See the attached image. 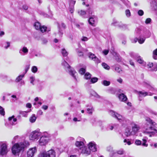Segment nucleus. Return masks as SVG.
I'll return each mask as SVG.
<instances>
[{
	"label": "nucleus",
	"mask_w": 157,
	"mask_h": 157,
	"mask_svg": "<svg viewBox=\"0 0 157 157\" xmlns=\"http://www.w3.org/2000/svg\"><path fill=\"white\" fill-rule=\"evenodd\" d=\"M29 144L28 141H25L23 142L15 144L12 148L13 154L14 155H19L20 152L23 150L25 147L29 146Z\"/></svg>",
	"instance_id": "obj_1"
},
{
	"label": "nucleus",
	"mask_w": 157,
	"mask_h": 157,
	"mask_svg": "<svg viewBox=\"0 0 157 157\" xmlns=\"http://www.w3.org/2000/svg\"><path fill=\"white\" fill-rule=\"evenodd\" d=\"M62 65L64 67L66 70L68 72L69 74L71 75L75 80H77L76 76L77 74L76 71L72 68L68 64L65 60H63L62 63Z\"/></svg>",
	"instance_id": "obj_2"
},
{
	"label": "nucleus",
	"mask_w": 157,
	"mask_h": 157,
	"mask_svg": "<svg viewBox=\"0 0 157 157\" xmlns=\"http://www.w3.org/2000/svg\"><path fill=\"white\" fill-rule=\"evenodd\" d=\"M56 152L52 149L50 150L47 152H43L40 153L39 157H55Z\"/></svg>",
	"instance_id": "obj_3"
},
{
	"label": "nucleus",
	"mask_w": 157,
	"mask_h": 157,
	"mask_svg": "<svg viewBox=\"0 0 157 157\" xmlns=\"http://www.w3.org/2000/svg\"><path fill=\"white\" fill-rule=\"evenodd\" d=\"M41 135L42 133L41 132L38 130H35L31 133L29 136V138L31 140H34L38 139Z\"/></svg>",
	"instance_id": "obj_4"
},
{
	"label": "nucleus",
	"mask_w": 157,
	"mask_h": 157,
	"mask_svg": "<svg viewBox=\"0 0 157 157\" xmlns=\"http://www.w3.org/2000/svg\"><path fill=\"white\" fill-rule=\"evenodd\" d=\"M8 151L7 145L6 143H3L1 146L0 154L3 155L7 154Z\"/></svg>",
	"instance_id": "obj_5"
},
{
	"label": "nucleus",
	"mask_w": 157,
	"mask_h": 157,
	"mask_svg": "<svg viewBox=\"0 0 157 157\" xmlns=\"http://www.w3.org/2000/svg\"><path fill=\"white\" fill-rule=\"evenodd\" d=\"M48 137L47 136H42L39 140V144L41 145H44L47 144L48 142Z\"/></svg>",
	"instance_id": "obj_6"
},
{
	"label": "nucleus",
	"mask_w": 157,
	"mask_h": 157,
	"mask_svg": "<svg viewBox=\"0 0 157 157\" xmlns=\"http://www.w3.org/2000/svg\"><path fill=\"white\" fill-rule=\"evenodd\" d=\"M37 150L36 147L30 148L27 152V155L28 157H32L34 155V154L36 152Z\"/></svg>",
	"instance_id": "obj_7"
},
{
	"label": "nucleus",
	"mask_w": 157,
	"mask_h": 157,
	"mask_svg": "<svg viewBox=\"0 0 157 157\" xmlns=\"http://www.w3.org/2000/svg\"><path fill=\"white\" fill-rule=\"evenodd\" d=\"M145 132L149 134L151 133L152 135L155 134V133L157 134V129L152 127H150L149 129H146Z\"/></svg>",
	"instance_id": "obj_8"
},
{
	"label": "nucleus",
	"mask_w": 157,
	"mask_h": 157,
	"mask_svg": "<svg viewBox=\"0 0 157 157\" xmlns=\"http://www.w3.org/2000/svg\"><path fill=\"white\" fill-rule=\"evenodd\" d=\"M88 147L90 151L95 152L97 151L96 145L94 142H90L88 144Z\"/></svg>",
	"instance_id": "obj_9"
},
{
	"label": "nucleus",
	"mask_w": 157,
	"mask_h": 157,
	"mask_svg": "<svg viewBox=\"0 0 157 157\" xmlns=\"http://www.w3.org/2000/svg\"><path fill=\"white\" fill-rule=\"evenodd\" d=\"M111 114L113 117L117 119L118 120L122 121L123 119V117L122 116L118 114L117 113L114 112L113 111H111L110 112Z\"/></svg>",
	"instance_id": "obj_10"
},
{
	"label": "nucleus",
	"mask_w": 157,
	"mask_h": 157,
	"mask_svg": "<svg viewBox=\"0 0 157 157\" xmlns=\"http://www.w3.org/2000/svg\"><path fill=\"white\" fill-rule=\"evenodd\" d=\"M81 150V152L82 153L85 154L86 155H88L90 154V151L89 148H87L84 147Z\"/></svg>",
	"instance_id": "obj_11"
},
{
	"label": "nucleus",
	"mask_w": 157,
	"mask_h": 157,
	"mask_svg": "<svg viewBox=\"0 0 157 157\" xmlns=\"http://www.w3.org/2000/svg\"><path fill=\"white\" fill-rule=\"evenodd\" d=\"M75 145L80 150L84 147V144L82 141H77L75 144Z\"/></svg>",
	"instance_id": "obj_12"
},
{
	"label": "nucleus",
	"mask_w": 157,
	"mask_h": 157,
	"mask_svg": "<svg viewBox=\"0 0 157 157\" xmlns=\"http://www.w3.org/2000/svg\"><path fill=\"white\" fill-rule=\"evenodd\" d=\"M118 98L120 100L122 101L125 102L127 99V97L123 93L120 94Z\"/></svg>",
	"instance_id": "obj_13"
},
{
	"label": "nucleus",
	"mask_w": 157,
	"mask_h": 157,
	"mask_svg": "<svg viewBox=\"0 0 157 157\" xmlns=\"http://www.w3.org/2000/svg\"><path fill=\"white\" fill-rule=\"evenodd\" d=\"M117 23V22L116 21H114L112 23V24L114 25H117L121 28L123 29H125L127 28V25H125L121 23H119L118 24H116Z\"/></svg>",
	"instance_id": "obj_14"
},
{
	"label": "nucleus",
	"mask_w": 157,
	"mask_h": 157,
	"mask_svg": "<svg viewBox=\"0 0 157 157\" xmlns=\"http://www.w3.org/2000/svg\"><path fill=\"white\" fill-rule=\"evenodd\" d=\"M19 53L22 55L26 54L28 52V49L25 47H24L21 49L19 50Z\"/></svg>",
	"instance_id": "obj_15"
},
{
	"label": "nucleus",
	"mask_w": 157,
	"mask_h": 157,
	"mask_svg": "<svg viewBox=\"0 0 157 157\" xmlns=\"http://www.w3.org/2000/svg\"><path fill=\"white\" fill-rule=\"evenodd\" d=\"M14 117V116H12V117H9L8 118V120L10 121V123L12 125H15L16 124V122L17 121V119Z\"/></svg>",
	"instance_id": "obj_16"
},
{
	"label": "nucleus",
	"mask_w": 157,
	"mask_h": 157,
	"mask_svg": "<svg viewBox=\"0 0 157 157\" xmlns=\"http://www.w3.org/2000/svg\"><path fill=\"white\" fill-rule=\"evenodd\" d=\"M143 33L142 35L144 36L146 38L149 37L151 35V33L150 31L146 29H144L143 30Z\"/></svg>",
	"instance_id": "obj_17"
},
{
	"label": "nucleus",
	"mask_w": 157,
	"mask_h": 157,
	"mask_svg": "<svg viewBox=\"0 0 157 157\" xmlns=\"http://www.w3.org/2000/svg\"><path fill=\"white\" fill-rule=\"evenodd\" d=\"M140 127L139 126L136 124H134L132 127V132L133 133V134H135L137 132L139 129Z\"/></svg>",
	"instance_id": "obj_18"
},
{
	"label": "nucleus",
	"mask_w": 157,
	"mask_h": 157,
	"mask_svg": "<svg viewBox=\"0 0 157 157\" xmlns=\"http://www.w3.org/2000/svg\"><path fill=\"white\" fill-rule=\"evenodd\" d=\"M55 36L57 38H61L63 34V32L62 29H58V32L55 33Z\"/></svg>",
	"instance_id": "obj_19"
},
{
	"label": "nucleus",
	"mask_w": 157,
	"mask_h": 157,
	"mask_svg": "<svg viewBox=\"0 0 157 157\" xmlns=\"http://www.w3.org/2000/svg\"><path fill=\"white\" fill-rule=\"evenodd\" d=\"M143 30L141 28H137L135 30V33L136 35L138 36L140 35H142Z\"/></svg>",
	"instance_id": "obj_20"
},
{
	"label": "nucleus",
	"mask_w": 157,
	"mask_h": 157,
	"mask_svg": "<svg viewBox=\"0 0 157 157\" xmlns=\"http://www.w3.org/2000/svg\"><path fill=\"white\" fill-rule=\"evenodd\" d=\"M57 27L58 29H65L66 28L65 24L63 23H58Z\"/></svg>",
	"instance_id": "obj_21"
},
{
	"label": "nucleus",
	"mask_w": 157,
	"mask_h": 157,
	"mask_svg": "<svg viewBox=\"0 0 157 157\" xmlns=\"http://www.w3.org/2000/svg\"><path fill=\"white\" fill-rule=\"evenodd\" d=\"M131 130L129 128H127L126 129L125 132V135L127 137L128 136L131 135L133 134V133L132 132H131Z\"/></svg>",
	"instance_id": "obj_22"
},
{
	"label": "nucleus",
	"mask_w": 157,
	"mask_h": 157,
	"mask_svg": "<svg viewBox=\"0 0 157 157\" xmlns=\"http://www.w3.org/2000/svg\"><path fill=\"white\" fill-rule=\"evenodd\" d=\"M130 56L132 58L136 59V58H140V57L137 54L133 52H130L129 53Z\"/></svg>",
	"instance_id": "obj_23"
},
{
	"label": "nucleus",
	"mask_w": 157,
	"mask_h": 157,
	"mask_svg": "<svg viewBox=\"0 0 157 157\" xmlns=\"http://www.w3.org/2000/svg\"><path fill=\"white\" fill-rule=\"evenodd\" d=\"M36 119V117L34 114H33L29 118V121L31 123L34 122Z\"/></svg>",
	"instance_id": "obj_24"
},
{
	"label": "nucleus",
	"mask_w": 157,
	"mask_h": 157,
	"mask_svg": "<svg viewBox=\"0 0 157 157\" xmlns=\"http://www.w3.org/2000/svg\"><path fill=\"white\" fill-rule=\"evenodd\" d=\"M113 55L114 56L116 55L115 56L116 60L118 62H120L121 61V57L116 52H114L113 53Z\"/></svg>",
	"instance_id": "obj_25"
},
{
	"label": "nucleus",
	"mask_w": 157,
	"mask_h": 157,
	"mask_svg": "<svg viewBox=\"0 0 157 157\" xmlns=\"http://www.w3.org/2000/svg\"><path fill=\"white\" fill-rule=\"evenodd\" d=\"M34 26L37 30H40L41 27L40 23L39 22H36L34 24Z\"/></svg>",
	"instance_id": "obj_26"
},
{
	"label": "nucleus",
	"mask_w": 157,
	"mask_h": 157,
	"mask_svg": "<svg viewBox=\"0 0 157 157\" xmlns=\"http://www.w3.org/2000/svg\"><path fill=\"white\" fill-rule=\"evenodd\" d=\"M138 93L139 94V97L141 96V95H142L144 97H145L147 95V92L144 91H139Z\"/></svg>",
	"instance_id": "obj_27"
},
{
	"label": "nucleus",
	"mask_w": 157,
	"mask_h": 157,
	"mask_svg": "<svg viewBox=\"0 0 157 157\" xmlns=\"http://www.w3.org/2000/svg\"><path fill=\"white\" fill-rule=\"evenodd\" d=\"M31 111V109H30L28 111H20V113L24 117H26L27 116V113Z\"/></svg>",
	"instance_id": "obj_28"
},
{
	"label": "nucleus",
	"mask_w": 157,
	"mask_h": 157,
	"mask_svg": "<svg viewBox=\"0 0 157 157\" xmlns=\"http://www.w3.org/2000/svg\"><path fill=\"white\" fill-rule=\"evenodd\" d=\"M91 94L92 96H94L97 98H100V96L98 95L96 92L94 91H92L91 92Z\"/></svg>",
	"instance_id": "obj_29"
},
{
	"label": "nucleus",
	"mask_w": 157,
	"mask_h": 157,
	"mask_svg": "<svg viewBox=\"0 0 157 157\" xmlns=\"http://www.w3.org/2000/svg\"><path fill=\"white\" fill-rule=\"evenodd\" d=\"M8 77L6 75H0V80L3 82H5L7 79Z\"/></svg>",
	"instance_id": "obj_30"
},
{
	"label": "nucleus",
	"mask_w": 157,
	"mask_h": 157,
	"mask_svg": "<svg viewBox=\"0 0 157 157\" xmlns=\"http://www.w3.org/2000/svg\"><path fill=\"white\" fill-rule=\"evenodd\" d=\"M25 74H24L23 75H21L18 76L16 78V81L17 82H19L21 80L22 78L24 77Z\"/></svg>",
	"instance_id": "obj_31"
},
{
	"label": "nucleus",
	"mask_w": 157,
	"mask_h": 157,
	"mask_svg": "<svg viewBox=\"0 0 157 157\" xmlns=\"http://www.w3.org/2000/svg\"><path fill=\"white\" fill-rule=\"evenodd\" d=\"M89 57L91 59L93 60L96 57V56L94 54L90 52L89 53Z\"/></svg>",
	"instance_id": "obj_32"
},
{
	"label": "nucleus",
	"mask_w": 157,
	"mask_h": 157,
	"mask_svg": "<svg viewBox=\"0 0 157 157\" xmlns=\"http://www.w3.org/2000/svg\"><path fill=\"white\" fill-rule=\"evenodd\" d=\"M89 22L90 24L94 26V20L93 17H91L90 18L89 20Z\"/></svg>",
	"instance_id": "obj_33"
},
{
	"label": "nucleus",
	"mask_w": 157,
	"mask_h": 157,
	"mask_svg": "<svg viewBox=\"0 0 157 157\" xmlns=\"http://www.w3.org/2000/svg\"><path fill=\"white\" fill-rule=\"evenodd\" d=\"M91 76V74L88 73L87 72L84 75V78L86 79H90Z\"/></svg>",
	"instance_id": "obj_34"
},
{
	"label": "nucleus",
	"mask_w": 157,
	"mask_h": 157,
	"mask_svg": "<svg viewBox=\"0 0 157 157\" xmlns=\"http://www.w3.org/2000/svg\"><path fill=\"white\" fill-rule=\"evenodd\" d=\"M78 13L79 15L83 16V17H85L84 15L86 14V12L85 11L83 10H81L78 11Z\"/></svg>",
	"instance_id": "obj_35"
},
{
	"label": "nucleus",
	"mask_w": 157,
	"mask_h": 157,
	"mask_svg": "<svg viewBox=\"0 0 157 157\" xmlns=\"http://www.w3.org/2000/svg\"><path fill=\"white\" fill-rule=\"evenodd\" d=\"M102 83L105 86H109L110 84V82L109 81L104 80L102 82Z\"/></svg>",
	"instance_id": "obj_36"
},
{
	"label": "nucleus",
	"mask_w": 157,
	"mask_h": 157,
	"mask_svg": "<svg viewBox=\"0 0 157 157\" xmlns=\"http://www.w3.org/2000/svg\"><path fill=\"white\" fill-rule=\"evenodd\" d=\"M61 53L63 56H66L68 55L67 52L66 50L64 48L62 49L61 51Z\"/></svg>",
	"instance_id": "obj_37"
},
{
	"label": "nucleus",
	"mask_w": 157,
	"mask_h": 157,
	"mask_svg": "<svg viewBox=\"0 0 157 157\" xmlns=\"http://www.w3.org/2000/svg\"><path fill=\"white\" fill-rule=\"evenodd\" d=\"M79 72L81 75H84L86 72V68H81L79 70Z\"/></svg>",
	"instance_id": "obj_38"
},
{
	"label": "nucleus",
	"mask_w": 157,
	"mask_h": 157,
	"mask_svg": "<svg viewBox=\"0 0 157 157\" xmlns=\"http://www.w3.org/2000/svg\"><path fill=\"white\" fill-rule=\"evenodd\" d=\"M47 27L43 25L42 26H41L40 30L41 32L44 33L47 31Z\"/></svg>",
	"instance_id": "obj_39"
},
{
	"label": "nucleus",
	"mask_w": 157,
	"mask_h": 157,
	"mask_svg": "<svg viewBox=\"0 0 157 157\" xmlns=\"http://www.w3.org/2000/svg\"><path fill=\"white\" fill-rule=\"evenodd\" d=\"M38 70L37 67L36 66H33L31 68L32 71L33 73H36Z\"/></svg>",
	"instance_id": "obj_40"
},
{
	"label": "nucleus",
	"mask_w": 157,
	"mask_h": 157,
	"mask_svg": "<svg viewBox=\"0 0 157 157\" xmlns=\"http://www.w3.org/2000/svg\"><path fill=\"white\" fill-rule=\"evenodd\" d=\"M102 66L103 67L107 70H109L110 69V67L109 66L107 65L105 63H103L102 64Z\"/></svg>",
	"instance_id": "obj_41"
},
{
	"label": "nucleus",
	"mask_w": 157,
	"mask_h": 157,
	"mask_svg": "<svg viewBox=\"0 0 157 157\" xmlns=\"http://www.w3.org/2000/svg\"><path fill=\"white\" fill-rule=\"evenodd\" d=\"M98 79L96 77H94L92 78L90 80V82L91 83H94L97 82Z\"/></svg>",
	"instance_id": "obj_42"
},
{
	"label": "nucleus",
	"mask_w": 157,
	"mask_h": 157,
	"mask_svg": "<svg viewBox=\"0 0 157 157\" xmlns=\"http://www.w3.org/2000/svg\"><path fill=\"white\" fill-rule=\"evenodd\" d=\"M94 61L96 64H98V63H101V60L98 58L96 56L95 58L93 60Z\"/></svg>",
	"instance_id": "obj_43"
},
{
	"label": "nucleus",
	"mask_w": 157,
	"mask_h": 157,
	"mask_svg": "<svg viewBox=\"0 0 157 157\" xmlns=\"http://www.w3.org/2000/svg\"><path fill=\"white\" fill-rule=\"evenodd\" d=\"M145 38H141V37H140V38L138 39V42L140 44H143L144 42L145 39Z\"/></svg>",
	"instance_id": "obj_44"
},
{
	"label": "nucleus",
	"mask_w": 157,
	"mask_h": 157,
	"mask_svg": "<svg viewBox=\"0 0 157 157\" xmlns=\"http://www.w3.org/2000/svg\"><path fill=\"white\" fill-rule=\"evenodd\" d=\"M5 114L4 109L0 106V114L2 115H4Z\"/></svg>",
	"instance_id": "obj_45"
},
{
	"label": "nucleus",
	"mask_w": 157,
	"mask_h": 157,
	"mask_svg": "<svg viewBox=\"0 0 157 157\" xmlns=\"http://www.w3.org/2000/svg\"><path fill=\"white\" fill-rule=\"evenodd\" d=\"M30 66V64H29L26 65L25 69V72L24 73V74H25L27 72L28 70L29 69Z\"/></svg>",
	"instance_id": "obj_46"
},
{
	"label": "nucleus",
	"mask_w": 157,
	"mask_h": 157,
	"mask_svg": "<svg viewBox=\"0 0 157 157\" xmlns=\"http://www.w3.org/2000/svg\"><path fill=\"white\" fill-rule=\"evenodd\" d=\"M147 87L152 91H154L155 90V89L150 85H147Z\"/></svg>",
	"instance_id": "obj_47"
},
{
	"label": "nucleus",
	"mask_w": 157,
	"mask_h": 157,
	"mask_svg": "<svg viewBox=\"0 0 157 157\" xmlns=\"http://www.w3.org/2000/svg\"><path fill=\"white\" fill-rule=\"evenodd\" d=\"M87 13H88V15L90 16L92 14V11L91 8L89 7L88 9L86 10Z\"/></svg>",
	"instance_id": "obj_48"
},
{
	"label": "nucleus",
	"mask_w": 157,
	"mask_h": 157,
	"mask_svg": "<svg viewBox=\"0 0 157 157\" xmlns=\"http://www.w3.org/2000/svg\"><path fill=\"white\" fill-rule=\"evenodd\" d=\"M115 71L119 73H121L122 70L121 69L118 67H116L115 69Z\"/></svg>",
	"instance_id": "obj_49"
},
{
	"label": "nucleus",
	"mask_w": 157,
	"mask_h": 157,
	"mask_svg": "<svg viewBox=\"0 0 157 157\" xmlns=\"http://www.w3.org/2000/svg\"><path fill=\"white\" fill-rule=\"evenodd\" d=\"M30 83L32 84L33 85H34V83L33 82L35 80V78L34 77L31 76L30 77Z\"/></svg>",
	"instance_id": "obj_50"
},
{
	"label": "nucleus",
	"mask_w": 157,
	"mask_h": 157,
	"mask_svg": "<svg viewBox=\"0 0 157 157\" xmlns=\"http://www.w3.org/2000/svg\"><path fill=\"white\" fill-rule=\"evenodd\" d=\"M124 142L126 143L128 145H130L131 144V143L129 139H124Z\"/></svg>",
	"instance_id": "obj_51"
},
{
	"label": "nucleus",
	"mask_w": 157,
	"mask_h": 157,
	"mask_svg": "<svg viewBox=\"0 0 157 157\" xmlns=\"http://www.w3.org/2000/svg\"><path fill=\"white\" fill-rule=\"evenodd\" d=\"M19 138V136H15L13 140L12 141V143L13 144L14 143L15 141L17 140Z\"/></svg>",
	"instance_id": "obj_52"
},
{
	"label": "nucleus",
	"mask_w": 157,
	"mask_h": 157,
	"mask_svg": "<svg viewBox=\"0 0 157 157\" xmlns=\"http://www.w3.org/2000/svg\"><path fill=\"white\" fill-rule=\"evenodd\" d=\"M6 44L7 45H6L4 47V48L7 49L9 48L10 46V43L9 42H7L6 43Z\"/></svg>",
	"instance_id": "obj_53"
},
{
	"label": "nucleus",
	"mask_w": 157,
	"mask_h": 157,
	"mask_svg": "<svg viewBox=\"0 0 157 157\" xmlns=\"http://www.w3.org/2000/svg\"><path fill=\"white\" fill-rule=\"evenodd\" d=\"M118 154L119 155H122L124 153V151L123 150L121 149L118 151L117 152Z\"/></svg>",
	"instance_id": "obj_54"
},
{
	"label": "nucleus",
	"mask_w": 157,
	"mask_h": 157,
	"mask_svg": "<svg viewBox=\"0 0 157 157\" xmlns=\"http://www.w3.org/2000/svg\"><path fill=\"white\" fill-rule=\"evenodd\" d=\"M143 140L144 141V142L142 143V145L146 147H147V144H146V143L147 142L146 140L145 139H143Z\"/></svg>",
	"instance_id": "obj_55"
},
{
	"label": "nucleus",
	"mask_w": 157,
	"mask_h": 157,
	"mask_svg": "<svg viewBox=\"0 0 157 157\" xmlns=\"http://www.w3.org/2000/svg\"><path fill=\"white\" fill-rule=\"evenodd\" d=\"M127 17H129L130 16V12L128 10H127L125 11Z\"/></svg>",
	"instance_id": "obj_56"
},
{
	"label": "nucleus",
	"mask_w": 157,
	"mask_h": 157,
	"mask_svg": "<svg viewBox=\"0 0 157 157\" xmlns=\"http://www.w3.org/2000/svg\"><path fill=\"white\" fill-rule=\"evenodd\" d=\"M144 12L142 10H140L138 11V13L140 16H142L144 14Z\"/></svg>",
	"instance_id": "obj_57"
},
{
	"label": "nucleus",
	"mask_w": 157,
	"mask_h": 157,
	"mask_svg": "<svg viewBox=\"0 0 157 157\" xmlns=\"http://www.w3.org/2000/svg\"><path fill=\"white\" fill-rule=\"evenodd\" d=\"M153 68L152 69L151 71H156L157 70V65L154 64L153 66Z\"/></svg>",
	"instance_id": "obj_58"
},
{
	"label": "nucleus",
	"mask_w": 157,
	"mask_h": 157,
	"mask_svg": "<svg viewBox=\"0 0 157 157\" xmlns=\"http://www.w3.org/2000/svg\"><path fill=\"white\" fill-rule=\"evenodd\" d=\"M151 21V19L150 18H147L145 21L146 24H148Z\"/></svg>",
	"instance_id": "obj_59"
},
{
	"label": "nucleus",
	"mask_w": 157,
	"mask_h": 157,
	"mask_svg": "<svg viewBox=\"0 0 157 157\" xmlns=\"http://www.w3.org/2000/svg\"><path fill=\"white\" fill-rule=\"evenodd\" d=\"M135 144L137 145H140L141 144V141L139 140H136L135 141Z\"/></svg>",
	"instance_id": "obj_60"
},
{
	"label": "nucleus",
	"mask_w": 157,
	"mask_h": 157,
	"mask_svg": "<svg viewBox=\"0 0 157 157\" xmlns=\"http://www.w3.org/2000/svg\"><path fill=\"white\" fill-rule=\"evenodd\" d=\"M87 113L89 114H92V109H90L88 108L87 109Z\"/></svg>",
	"instance_id": "obj_61"
},
{
	"label": "nucleus",
	"mask_w": 157,
	"mask_h": 157,
	"mask_svg": "<svg viewBox=\"0 0 157 157\" xmlns=\"http://www.w3.org/2000/svg\"><path fill=\"white\" fill-rule=\"evenodd\" d=\"M150 123L152 125H154L156 124V123L153 121L151 120L150 119H148Z\"/></svg>",
	"instance_id": "obj_62"
},
{
	"label": "nucleus",
	"mask_w": 157,
	"mask_h": 157,
	"mask_svg": "<svg viewBox=\"0 0 157 157\" xmlns=\"http://www.w3.org/2000/svg\"><path fill=\"white\" fill-rule=\"evenodd\" d=\"M88 40V38L86 37L83 36L81 39V40L82 41H87Z\"/></svg>",
	"instance_id": "obj_63"
},
{
	"label": "nucleus",
	"mask_w": 157,
	"mask_h": 157,
	"mask_svg": "<svg viewBox=\"0 0 157 157\" xmlns=\"http://www.w3.org/2000/svg\"><path fill=\"white\" fill-rule=\"evenodd\" d=\"M137 61L139 63H143V62H144V61L143 60L140 58L138 59L137 60Z\"/></svg>",
	"instance_id": "obj_64"
}]
</instances>
